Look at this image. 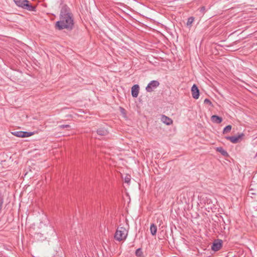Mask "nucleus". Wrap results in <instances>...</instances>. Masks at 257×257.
Segmentation results:
<instances>
[{"mask_svg":"<svg viewBox=\"0 0 257 257\" xmlns=\"http://www.w3.org/2000/svg\"><path fill=\"white\" fill-rule=\"evenodd\" d=\"M70 126L68 124H62V125H60L58 126V128L60 129L67 128H70Z\"/></svg>","mask_w":257,"mask_h":257,"instance_id":"6ab92c4d","label":"nucleus"},{"mask_svg":"<svg viewBox=\"0 0 257 257\" xmlns=\"http://www.w3.org/2000/svg\"><path fill=\"white\" fill-rule=\"evenodd\" d=\"M216 151L218 152H219L222 156L224 157L228 156V153L221 147L216 148Z\"/></svg>","mask_w":257,"mask_h":257,"instance_id":"f8f14e48","label":"nucleus"},{"mask_svg":"<svg viewBox=\"0 0 257 257\" xmlns=\"http://www.w3.org/2000/svg\"><path fill=\"white\" fill-rule=\"evenodd\" d=\"M161 120L163 123L167 125H170L173 123L172 119L165 115H162Z\"/></svg>","mask_w":257,"mask_h":257,"instance_id":"1a4fd4ad","label":"nucleus"},{"mask_svg":"<svg viewBox=\"0 0 257 257\" xmlns=\"http://www.w3.org/2000/svg\"><path fill=\"white\" fill-rule=\"evenodd\" d=\"M199 11L201 14H204L205 11V7L203 6L199 9Z\"/></svg>","mask_w":257,"mask_h":257,"instance_id":"5701e85b","label":"nucleus"},{"mask_svg":"<svg viewBox=\"0 0 257 257\" xmlns=\"http://www.w3.org/2000/svg\"><path fill=\"white\" fill-rule=\"evenodd\" d=\"M192 97L194 99H198L199 97V90L196 84H193L191 88Z\"/></svg>","mask_w":257,"mask_h":257,"instance_id":"0eeeda50","label":"nucleus"},{"mask_svg":"<svg viewBox=\"0 0 257 257\" xmlns=\"http://www.w3.org/2000/svg\"><path fill=\"white\" fill-rule=\"evenodd\" d=\"M131 181V176L130 175H127L124 178V182L126 183H129Z\"/></svg>","mask_w":257,"mask_h":257,"instance_id":"aec40b11","label":"nucleus"},{"mask_svg":"<svg viewBox=\"0 0 257 257\" xmlns=\"http://www.w3.org/2000/svg\"><path fill=\"white\" fill-rule=\"evenodd\" d=\"M132 95L134 97H137L139 92V86L138 84L134 85L132 87Z\"/></svg>","mask_w":257,"mask_h":257,"instance_id":"6e6552de","label":"nucleus"},{"mask_svg":"<svg viewBox=\"0 0 257 257\" xmlns=\"http://www.w3.org/2000/svg\"><path fill=\"white\" fill-rule=\"evenodd\" d=\"M74 26L73 15L67 6L62 7L60 14V20L56 23V28L59 30L64 29L71 30Z\"/></svg>","mask_w":257,"mask_h":257,"instance_id":"f257e3e1","label":"nucleus"},{"mask_svg":"<svg viewBox=\"0 0 257 257\" xmlns=\"http://www.w3.org/2000/svg\"><path fill=\"white\" fill-rule=\"evenodd\" d=\"M160 84L159 81L157 80H152L147 85L146 88V90L147 92H151L153 91V90L156 88Z\"/></svg>","mask_w":257,"mask_h":257,"instance_id":"20e7f679","label":"nucleus"},{"mask_svg":"<svg viewBox=\"0 0 257 257\" xmlns=\"http://www.w3.org/2000/svg\"><path fill=\"white\" fill-rule=\"evenodd\" d=\"M3 203L4 198L2 196H0V213H1V210L3 207Z\"/></svg>","mask_w":257,"mask_h":257,"instance_id":"412c9836","label":"nucleus"},{"mask_svg":"<svg viewBox=\"0 0 257 257\" xmlns=\"http://www.w3.org/2000/svg\"><path fill=\"white\" fill-rule=\"evenodd\" d=\"M34 134V133L32 132H23V138L29 137L32 136Z\"/></svg>","mask_w":257,"mask_h":257,"instance_id":"f3484780","label":"nucleus"},{"mask_svg":"<svg viewBox=\"0 0 257 257\" xmlns=\"http://www.w3.org/2000/svg\"><path fill=\"white\" fill-rule=\"evenodd\" d=\"M194 21V18L193 17H190L188 19L187 22V26L191 27L192 25V24Z\"/></svg>","mask_w":257,"mask_h":257,"instance_id":"2eb2a0df","label":"nucleus"},{"mask_svg":"<svg viewBox=\"0 0 257 257\" xmlns=\"http://www.w3.org/2000/svg\"><path fill=\"white\" fill-rule=\"evenodd\" d=\"M97 134L100 136H105L108 134V132L107 130L104 128H99L97 130Z\"/></svg>","mask_w":257,"mask_h":257,"instance_id":"9b49d317","label":"nucleus"},{"mask_svg":"<svg viewBox=\"0 0 257 257\" xmlns=\"http://www.w3.org/2000/svg\"><path fill=\"white\" fill-rule=\"evenodd\" d=\"M244 134L241 133L238 135L237 136H227L225 137V139L227 140L230 141L231 143L236 144L239 142L241 139L244 136Z\"/></svg>","mask_w":257,"mask_h":257,"instance_id":"39448f33","label":"nucleus"},{"mask_svg":"<svg viewBox=\"0 0 257 257\" xmlns=\"http://www.w3.org/2000/svg\"><path fill=\"white\" fill-rule=\"evenodd\" d=\"M16 5L23 9L31 12H36V7L32 6L28 0H13Z\"/></svg>","mask_w":257,"mask_h":257,"instance_id":"f03ea898","label":"nucleus"},{"mask_svg":"<svg viewBox=\"0 0 257 257\" xmlns=\"http://www.w3.org/2000/svg\"><path fill=\"white\" fill-rule=\"evenodd\" d=\"M211 121L217 124L220 123L222 121V118L218 115H213L211 117Z\"/></svg>","mask_w":257,"mask_h":257,"instance_id":"9d476101","label":"nucleus"},{"mask_svg":"<svg viewBox=\"0 0 257 257\" xmlns=\"http://www.w3.org/2000/svg\"><path fill=\"white\" fill-rule=\"evenodd\" d=\"M222 246V241L221 239H217L214 241L211 246V249L214 251L219 250Z\"/></svg>","mask_w":257,"mask_h":257,"instance_id":"423d86ee","label":"nucleus"},{"mask_svg":"<svg viewBox=\"0 0 257 257\" xmlns=\"http://www.w3.org/2000/svg\"><path fill=\"white\" fill-rule=\"evenodd\" d=\"M232 126L231 125H228L225 126L223 130V134H226L229 133L231 130Z\"/></svg>","mask_w":257,"mask_h":257,"instance_id":"4468645a","label":"nucleus"},{"mask_svg":"<svg viewBox=\"0 0 257 257\" xmlns=\"http://www.w3.org/2000/svg\"><path fill=\"white\" fill-rule=\"evenodd\" d=\"M204 103L205 104H209V105H212V102H211V101H210L209 99H208V98H206V99H205V100H204Z\"/></svg>","mask_w":257,"mask_h":257,"instance_id":"4be33fe9","label":"nucleus"},{"mask_svg":"<svg viewBox=\"0 0 257 257\" xmlns=\"http://www.w3.org/2000/svg\"><path fill=\"white\" fill-rule=\"evenodd\" d=\"M157 230V226L154 223L152 224L150 226V231L152 235H155L156 234Z\"/></svg>","mask_w":257,"mask_h":257,"instance_id":"ddd939ff","label":"nucleus"},{"mask_svg":"<svg viewBox=\"0 0 257 257\" xmlns=\"http://www.w3.org/2000/svg\"><path fill=\"white\" fill-rule=\"evenodd\" d=\"M136 255L138 257H142L143 252H142V249L140 248H139L136 250Z\"/></svg>","mask_w":257,"mask_h":257,"instance_id":"a211bd4d","label":"nucleus"},{"mask_svg":"<svg viewBox=\"0 0 257 257\" xmlns=\"http://www.w3.org/2000/svg\"><path fill=\"white\" fill-rule=\"evenodd\" d=\"M203 201L205 204L207 203V204H210L211 202V200L210 199H207V197H206V199L204 200Z\"/></svg>","mask_w":257,"mask_h":257,"instance_id":"b1692460","label":"nucleus"},{"mask_svg":"<svg viewBox=\"0 0 257 257\" xmlns=\"http://www.w3.org/2000/svg\"><path fill=\"white\" fill-rule=\"evenodd\" d=\"M128 234V229L122 226L117 227L114 234V238L116 240L120 241L125 240Z\"/></svg>","mask_w":257,"mask_h":257,"instance_id":"7ed1b4c3","label":"nucleus"},{"mask_svg":"<svg viewBox=\"0 0 257 257\" xmlns=\"http://www.w3.org/2000/svg\"><path fill=\"white\" fill-rule=\"evenodd\" d=\"M12 134L16 137L23 138V131H17L12 133Z\"/></svg>","mask_w":257,"mask_h":257,"instance_id":"dca6fc26","label":"nucleus"}]
</instances>
